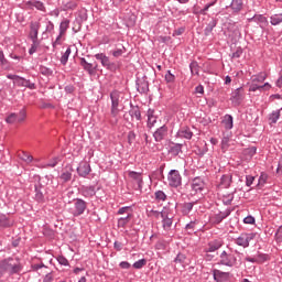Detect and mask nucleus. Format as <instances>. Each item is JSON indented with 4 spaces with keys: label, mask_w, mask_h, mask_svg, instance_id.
Returning <instances> with one entry per match:
<instances>
[{
    "label": "nucleus",
    "mask_w": 282,
    "mask_h": 282,
    "mask_svg": "<svg viewBox=\"0 0 282 282\" xmlns=\"http://www.w3.org/2000/svg\"><path fill=\"white\" fill-rule=\"evenodd\" d=\"M124 98V94L120 90H112L110 93V100H111V106H110V116L113 118L111 121L112 124H118V116H120V102H122Z\"/></svg>",
    "instance_id": "f257e3e1"
},
{
    "label": "nucleus",
    "mask_w": 282,
    "mask_h": 282,
    "mask_svg": "<svg viewBox=\"0 0 282 282\" xmlns=\"http://www.w3.org/2000/svg\"><path fill=\"white\" fill-rule=\"evenodd\" d=\"M4 268L10 276L13 274H21L23 272V264L19 258H6L3 259Z\"/></svg>",
    "instance_id": "f03ea898"
},
{
    "label": "nucleus",
    "mask_w": 282,
    "mask_h": 282,
    "mask_svg": "<svg viewBox=\"0 0 282 282\" xmlns=\"http://www.w3.org/2000/svg\"><path fill=\"white\" fill-rule=\"evenodd\" d=\"M219 259V265H226L227 268H234V265H237V257H235L232 252L223 251Z\"/></svg>",
    "instance_id": "7ed1b4c3"
},
{
    "label": "nucleus",
    "mask_w": 282,
    "mask_h": 282,
    "mask_svg": "<svg viewBox=\"0 0 282 282\" xmlns=\"http://www.w3.org/2000/svg\"><path fill=\"white\" fill-rule=\"evenodd\" d=\"M167 182L171 188H180L182 184V174L177 170H171L167 174Z\"/></svg>",
    "instance_id": "20e7f679"
},
{
    "label": "nucleus",
    "mask_w": 282,
    "mask_h": 282,
    "mask_svg": "<svg viewBox=\"0 0 282 282\" xmlns=\"http://www.w3.org/2000/svg\"><path fill=\"white\" fill-rule=\"evenodd\" d=\"M87 210V202L83 198L74 199V209L72 210L73 217H80Z\"/></svg>",
    "instance_id": "39448f33"
},
{
    "label": "nucleus",
    "mask_w": 282,
    "mask_h": 282,
    "mask_svg": "<svg viewBox=\"0 0 282 282\" xmlns=\"http://www.w3.org/2000/svg\"><path fill=\"white\" fill-rule=\"evenodd\" d=\"M257 237V234H241L238 238L235 239V243L241 248H248L252 239Z\"/></svg>",
    "instance_id": "423d86ee"
},
{
    "label": "nucleus",
    "mask_w": 282,
    "mask_h": 282,
    "mask_svg": "<svg viewBox=\"0 0 282 282\" xmlns=\"http://www.w3.org/2000/svg\"><path fill=\"white\" fill-rule=\"evenodd\" d=\"M34 182V188H35V199L39 202V204L45 203V195H43V192L41 188H43V185L41 184V175H34L33 176Z\"/></svg>",
    "instance_id": "0eeeda50"
},
{
    "label": "nucleus",
    "mask_w": 282,
    "mask_h": 282,
    "mask_svg": "<svg viewBox=\"0 0 282 282\" xmlns=\"http://www.w3.org/2000/svg\"><path fill=\"white\" fill-rule=\"evenodd\" d=\"M243 98H246V91L243 87H239L231 94L230 100L234 107H239L243 102Z\"/></svg>",
    "instance_id": "6e6552de"
},
{
    "label": "nucleus",
    "mask_w": 282,
    "mask_h": 282,
    "mask_svg": "<svg viewBox=\"0 0 282 282\" xmlns=\"http://www.w3.org/2000/svg\"><path fill=\"white\" fill-rule=\"evenodd\" d=\"M231 213H232V209H226L225 212H219L218 214H214L210 217L209 221L214 226H217V225L221 224L224 221V219H226V217H230Z\"/></svg>",
    "instance_id": "1a4fd4ad"
},
{
    "label": "nucleus",
    "mask_w": 282,
    "mask_h": 282,
    "mask_svg": "<svg viewBox=\"0 0 282 282\" xmlns=\"http://www.w3.org/2000/svg\"><path fill=\"white\" fill-rule=\"evenodd\" d=\"M79 65H80V67H83V69L85 72H87L89 74V76H96V72H98V64L94 65V64L87 62V59H85V57H82L79 59Z\"/></svg>",
    "instance_id": "9d476101"
},
{
    "label": "nucleus",
    "mask_w": 282,
    "mask_h": 282,
    "mask_svg": "<svg viewBox=\"0 0 282 282\" xmlns=\"http://www.w3.org/2000/svg\"><path fill=\"white\" fill-rule=\"evenodd\" d=\"M74 173V167L72 164H67L59 175V180H62L63 184H67V182H72V174Z\"/></svg>",
    "instance_id": "9b49d317"
},
{
    "label": "nucleus",
    "mask_w": 282,
    "mask_h": 282,
    "mask_svg": "<svg viewBox=\"0 0 282 282\" xmlns=\"http://www.w3.org/2000/svg\"><path fill=\"white\" fill-rule=\"evenodd\" d=\"M39 30H41V23H39V22L30 23L29 36H30L32 43L39 42Z\"/></svg>",
    "instance_id": "f8f14e48"
},
{
    "label": "nucleus",
    "mask_w": 282,
    "mask_h": 282,
    "mask_svg": "<svg viewBox=\"0 0 282 282\" xmlns=\"http://www.w3.org/2000/svg\"><path fill=\"white\" fill-rule=\"evenodd\" d=\"M213 276H214V281L216 282H225L228 281V279H230V272H224L219 269H213Z\"/></svg>",
    "instance_id": "ddd939ff"
},
{
    "label": "nucleus",
    "mask_w": 282,
    "mask_h": 282,
    "mask_svg": "<svg viewBox=\"0 0 282 282\" xmlns=\"http://www.w3.org/2000/svg\"><path fill=\"white\" fill-rule=\"evenodd\" d=\"M77 173H78L79 177H87V175H89V173H91V165H89V163H87V161L80 162L77 167Z\"/></svg>",
    "instance_id": "4468645a"
},
{
    "label": "nucleus",
    "mask_w": 282,
    "mask_h": 282,
    "mask_svg": "<svg viewBox=\"0 0 282 282\" xmlns=\"http://www.w3.org/2000/svg\"><path fill=\"white\" fill-rule=\"evenodd\" d=\"M24 6L28 8V10H33L36 8L41 12H45V4L39 0H29L24 3Z\"/></svg>",
    "instance_id": "2eb2a0df"
},
{
    "label": "nucleus",
    "mask_w": 282,
    "mask_h": 282,
    "mask_svg": "<svg viewBox=\"0 0 282 282\" xmlns=\"http://www.w3.org/2000/svg\"><path fill=\"white\" fill-rule=\"evenodd\" d=\"M167 134L169 128L166 126H162L153 133V138L156 142H162V140L166 138Z\"/></svg>",
    "instance_id": "dca6fc26"
},
{
    "label": "nucleus",
    "mask_w": 282,
    "mask_h": 282,
    "mask_svg": "<svg viewBox=\"0 0 282 282\" xmlns=\"http://www.w3.org/2000/svg\"><path fill=\"white\" fill-rule=\"evenodd\" d=\"M128 176L131 180H134V182H137V184H138L139 191H142V184H144V181L142 180V173L134 172V171H129Z\"/></svg>",
    "instance_id": "f3484780"
},
{
    "label": "nucleus",
    "mask_w": 282,
    "mask_h": 282,
    "mask_svg": "<svg viewBox=\"0 0 282 282\" xmlns=\"http://www.w3.org/2000/svg\"><path fill=\"white\" fill-rule=\"evenodd\" d=\"M14 226V220L6 214H0V228H12Z\"/></svg>",
    "instance_id": "a211bd4d"
},
{
    "label": "nucleus",
    "mask_w": 282,
    "mask_h": 282,
    "mask_svg": "<svg viewBox=\"0 0 282 282\" xmlns=\"http://www.w3.org/2000/svg\"><path fill=\"white\" fill-rule=\"evenodd\" d=\"M229 8L234 14H239L243 10V0H232Z\"/></svg>",
    "instance_id": "6ab92c4d"
},
{
    "label": "nucleus",
    "mask_w": 282,
    "mask_h": 282,
    "mask_svg": "<svg viewBox=\"0 0 282 282\" xmlns=\"http://www.w3.org/2000/svg\"><path fill=\"white\" fill-rule=\"evenodd\" d=\"M183 147H184V144H182V143H172L170 145L167 153L170 155H173L174 158H177V155H180V153H182Z\"/></svg>",
    "instance_id": "aec40b11"
},
{
    "label": "nucleus",
    "mask_w": 282,
    "mask_h": 282,
    "mask_svg": "<svg viewBox=\"0 0 282 282\" xmlns=\"http://www.w3.org/2000/svg\"><path fill=\"white\" fill-rule=\"evenodd\" d=\"M129 115L131 116L132 120L133 118H135V120L138 121L142 120V112L140 111L139 106H134L133 104H130Z\"/></svg>",
    "instance_id": "412c9836"
},
{
    "label": "nucleus",
    "mask_w": 282,
    "mask_h": 282,
    "mask_svg": "<svg viewBox=\"0 0 282 282\" xmlns=\"http://www.w3.org/2000/svg\"><path fill=\"white\" fill-rule=\"evenodd\" d=\"M192 189L194 191V193H199L204 191V181L202 180V177H195L193 180Z\"/></svg>",
    "instance_id": "4be33fe9"
},
{
    "label": "nucleus",
    "mask_w": 282,
    "mask_h": 282,
    "mask_svg": "<svg viewBox=\"0 0 282 282\" xmlns=\"http://www.w3.org/2000/svg\"><path fill=\"white\" fill-rule=\"evenodd\" d=\"M18 87H26V89H36V84L31 83L29 79L24 77H20L17 84Z\"/></svg>",
    "instance_id": "5701e85b"
},
{
    "label": "nucleus",
    "mask_w": 282,
    "mask_h": 282,
    "mask_svg": "<svg viewBox=\"0 0 282 282\" xmlns=\"http://www.w3.org/2000/svg\"><path fill=\"white\" fill-rule=\"evenodd\" d=\"M269 89H272V86L269 83H265L264 85L252 84L249 91H269Z\"/></svg>",
    "instance_id": "b1692460"
},
{
    "label": "nucleus",
    "mask_w": 282,
    "mask_h": 282,
    "mask_svg": "<svg viewBox=\"0 0 282 282\" xmlns=\"http://www.w3.org/2000/svg\"><path fill=\"white\" fill-rule=\"evenodd\" d=\"M137 89L139 94H147L149 91V82L144 79L137 80Z\"/></svg>",
    "instance_id": "393cba45"
},
{
    "label": "nucleus",
    "mask_w": 282,
    "mask_h": 282,
    "mask_svg": "<svg viewBox=\"0 0 282 282\" xmlns=\"http://www.w3.org/2000/svg\"><path fill=\"white\" fill-rule=\"evenodd\" d=\"M82 195L84 197H94V195H96V186H94V185L83 186L82 187Z\"/></svg>",
    "instance_id": "a878e982"
},
{
    "label": "nucleus",
    "mask_w": 282,
    "mask_h": 282,
    "mask_svg": "<svg viewBox=\"0 0 282 282\" xmlns=\"http://www.w3.org/2000/svg\"><path fill=\"white\" fill-rule=\"evenodd\" d=\"M230 184H232V175L230 174H225L220 178V184L221 188H230Z\"/></svg>",
    "instance_id": "bb28decb"
},
{
    "label": "nucleus",
    "mask_w": 282,
    "mask_h": 282,
    "mask_svg": "<svg viewBox=\"0 0 282 282\" xmlns=\"http://www.w3.org/2000/svg\"><path fill=\"white\" fill-rule=\"evenodd\" d=\"M158 122V117L155 116V110H148V127L151 129Z\"/></svg>",
    "instance_id": "cd10ccee"
},
{
    "label": "nucleus",
    "mask_w": 282,
    "mask_h": 282,
    "mask_svg": "<svg viewBox=\"0 0 282 282\" xmlns=\"http://www.w3.org/2000/svg\"><path fill=\"white\" fill-rule=\"evenodd\" d=\"M177 135L178 138H185V140H191V138H193V131H191V128L185 127L178 130Z\"/></svg>",
    "instance_id": "c85d7f7f"
},
{
    "label": "nucleus",
    "mask_w": 282,
    "mask_h": 282,
    "mask_svg": "<svg viewBox=\"0 0 282 282\" xmlns=\"http://www.w3.org/2000/svg\"><path fill=\"white\" fill-rule=\"evenodd\" d=\"M215 28H217V19L213 18L212 21L207 24V26L204 30L205 36H210Z\"/></svg>",
    "instance_id": "c756f323"
},
{
    "label": "nucleus",
    "mask_w": 282,
    "mask_h": 282,
    "mask_svg": "<svg viewBox=\"0 0 282 282\" xmlns=\"http://www.w3.org/2000/svg\"><path fill=\"white\" fill-rule=\"evenodd\" d=\"M124 52H127V48L124 47V45L117 44L116 50L112 51V56H115V58H120V56H122V54H124Z\"/></svg>",
    "instance_id": "7c9ffc66"
},
{
    "label": "nucleus",
    "mask_w": 282,
    "mask_h": 282,
    "mask_svg": "<svg viewBox=\"0 0 282 282\" xmlns=\"http://www.w3.org/2000/svg\"><path fill=\"white\" fill-rule=\"evenodd\" d=\"M129 221H131V214L118 219V228H127V224H129Z\"/></svg>",
    "instance_id": "2f4dec72"
},
{
    "label": "nucleus",
    "mask_w": 282,
    "mask_h": 282,
    "mask_svg": "<svg viewBox=\"0 0 282 282\" xmlns=\"http://www.w3.org/2000/svg\"><path fill=\"white\" fill-rule=\"evenodd\" d=\"M189 69L193 76H199V64L195 61H193L189 64Z\"/></svg>",
    "instance_id": "473e14b6"
},
{
    "label": "nucleus",
    "mask_w": 282,
    "mask_h": 282,
    "mask_svg": "<svg viewBox=\"0 0 282 282\" xmlns=\"http://www.w3.org/2000/svg\"><path fill=\"white\" fill-rule=\"evenodd\" d=\"M279 118H281V110H275L269 115V120L272 124H276Z\"/></svg>",
    "instance_id": "72a5a7b5"
},
{
    "label": "nucleus",
    "mask_w": 282,
    "mask_h": 282,
    "mask_svg": "<svg viewBox=\"0 0 282 282\" xmlns=\"http://www.w3.org/2000/svg\"><path fill=\"white\" fill-rule=\"evenodd\" d=\"M193 206H195V203H184L181 208H182V214L183 215H188L191 210H193Z\"/></svg>",
    "instance_id": "f704fd0d"
},
{
    "label": "nucleus",
    "mask_w": 282,
    "mask_h": 282,
    "mask_svg": "<svg viewBox=\"0 0 282 282\" xmlns=\"http://www.w3.org/2000/svg\"><path fill=\"white\" fill-rule=\"evenodd\" d=\"M221 246H223L221 241L210 242L208 245L207 252H215V251L219 250L221 248Z\"/></svg>",
    "instance_id": "c9c22d12"
},
{
    "label": "nucleus",
    "mask_w": 282,
    "mask_h": 282,
    "mask_svg": "<svg viewBox=\"0 0 282 282\" xmlns=\"http://www.w3.org/2000/svg\"><path fill=\"white\" fill-rule=\"evenodd\" d=\"M69 29V20L65 19L64 21L61 22L59 24V32L61 35H64L65 32H67V30Z\"/></svg>",
    "instance_id": "e433bc0d"
},
{
    "label": "nucleus",
    "mask_w": 282,
    "mask_h": 282,
    "mask_svg": "<svg viewBox=\"0 0 282 282\" xmlns=\"http://www.w3.org/2000/svg\"><path fill=\"white\" fill-rule=\"evenodd\" d=\"M69 54H72V47H67L66 52L61 57V64L67 65V61H69Z\"/></svg>",
    "instance_id": "4c0bfd02"
},
{
    "label": "nucleus",
    "mask_w": 282,
    "mask_h": 282,
    "mask_svg": "<svg viewBox=\"0 0 282 282\" xmlns=\"http://www.w3.org/2000/svg\"><path fill=\"white\" fill-rule=\"evenodd\" d=\"M282 23V13L271 15V25H279Z\"/></svg>",
    "instance_id": "58836bf2"
},
{
    "label": "nucleus",
    "mask_w": 282,
    "mask_h": 282,
    "mask_svg": "<svg viewBox=\"0 0 282 282\" xmlns=\"http://www.w3.org/2000/svg\"><path fill=\"white\" fill-rule=\"evenodd\" d=\"M223 124L225 129H232V116L226 115Z\"/></svg>",
    "instance_id": "ea45409f"
},
{
    "label": "nucleus",
    "mask_w": 282,
    "mask_h": 282,
    "mask_svg": "<svg viewBox=\"0 0 282 282\" xmlns=\"http://www.w3.org/2000/svg\"><path fill=\"white\" fill-rule=\"evenodd\" d=\"M216 3H217V0H214L207 3L203 9L199 10V14H202L203 17H206V12H208V10H210V8H213V6H215Z\"/></svg>",
    "instance_id": "a19ab883"
},
{
    "label": "nucleus",
    "mask_w": 282,
    "mask_h": 282,
    "mask_svg": "<svg viewBox=\"0 0 282 282\" xmlns=\"http://www.w3.org/2000/svg\"><path fill=\"white\" fill-rule=\"evenodd\" d=\"M39 72L43 76H52L54 74V72L51 68L43 65L40 66Z\"/></svg>",
    "instance_id": "79ce46f5"
},
{
    "label": "nucleus",
    "mask_w": 282,
    "mask_h": 282,
    "mask_svg": "<svg viewBox=\"0 0 282 282\" xmlns=\"http://www.w3.org/2000/svg\"><path fill=\"white\" fill-rule=\"evenodd\" d=\"M6 122H8V124H14V122H19V115L12 112L7 117Z\"/></svg>",
    "instance_id": "37998d69"
},
{
    "label": "nucleus",
    "mask_w": 282,
    "mask_h": 282,
    "mask_svg": "<svg viewBox=\"0 0 282 282\" xmlns=\"http://www.w3.org/2000/svg\"><path fill=\"white\" fill-rule=\"evenodd\" d=\"M265 78H268V75L265 73H260L252 77V83H263Z\"/></svg>",
    "instance_id": "c03bdc74"
},
{
    "label": "nucleus",
    "mask_w": 282,
    "mask_h": 282,
    "mask_svg": "<svg viewBox=\"0 0 282 282\" xmlns=\"http://www.w3.org/2000/svg\"><path fill=\"white\" fill-rule=\"evenodd\" d=\"M258 257H259V259L246 257L245 261H249V263H259V261H265V256L264 254H259Z\"/></svg>",
    "instance_id": "a18cd8bd"
},
{
    "label": "nucleus",
    "mask_w": 282,
    "mask_h": 282,
    "mask_svg": "<svg viewBox=\"0 0 282 282\" xmlns=\"http://www.w3.org/2000/svg\"><path fill=\"white\" fill-rule=\"evenodd\" d=\"M154 197H155L156 202H166V194L162 191H156L154 193Z\"/></svg>",
    "instance_id": "49530a36"
},
{
    "label": "nucleus",
    "mask_w": 282,
    "mask_h": 282,
    "mask_svg": "<svg viewBox=\"0 0 282 282\" xmlns=\"http://www.w3.org/2000/svg\"><path fill=\"white\" fill-rule=\"evenodd\" d=\"M174 263H180L181 265H184V263H186V254L178 253L174 259Z\"/></svg>",
    "instance_id": "de8ad7c7"
},
{
    "label": "nucleus",
    "mask_w": 282,
    "mask_h": 282,
    "mask_svg": "<svg viewBox=\"0 0 282 282\" xmlns=\"http://www.w3.org/2000/svg\"><path fill=\"white\" fill-rule=\"evenodd\" d=\"M162 221H163L164 230H169V228H171V226H173V219L167 218L166 214H165V216H164Z\"/></svg>",
    "instance_id": "09e8293b"
},
{
    "label": "nucleus",
    "mask_w": 282,
    "mask_h": 282,
    "mask_svg": "<svg viewBox=\"0 0 282 282\" xmlns=\"http://www.w3.org/2000/svg\"><path fill=\"white\" fill-rule=\"evenodd\" d=\"M144 265H147V259H141V260L134 262L132 264V268H134V270H141V268H144Z\"/></svg>",
    "instance_id": "8fccbe9b"
},
{
    "label": "nucleus",
    "mask_w": 282,
    "mask_h": 282,
    "mask_svg": "<svg viewBox=\"0 0 282 282\" xmlns=\"http://www.w3.org/2000/svg\"><path fill=\"white\" fill-rule=\"evenodd\" d=\"M17 116H18V122H25V118H28V112L25 111V108L20 110V112L17 113Z\"/></svg>",
    "instance_id": "3c124183"
},
{
    "label": "nucleus",
    "mask_w": 282,
    "mask_h": 282,
    "mask_svg": "<svg viewBox=\"0 0 282 282\" xmlns=\"http://www.w3.org/2000/svg\"><path fill=\"white\" fill-rule=\"evenodd\" d=\"M61 162V158L59 156H55L47 164L46 166H48L50 169H54V166H56V164H58Z\"/></svg>",
    "instance_id": "603ef678"
},
{
    "label": "nucleus",
    "mask_w": 282,
    "mask_h": 282,
    "mask_svg": "<svg viewBox=\"0 0 282 282\" xmlns=\"http://www.w3.org/2000/svg\"><path fill=\"white\" fill-rule=\"evenodd\" d=\"M127 138H128V144L131 147L133 142H135V132L129 131Z\"/></svg>",
    "instance_id": "864d4df0"
},
{
    "label": "nucleus",
    "mask_w": 282,
    "mask_h": 282,
    "mask_svg": "<svg viewBox=\"0 0 282 282\" xmlns=\"http://www.w3.org/2000/svg\"><path fill=\"white\" fill-rule=\"evenodd\" d=\"M229 142H230V138H229V137H224V138H223V140H221V149H223L224 151H227V150H228Z\"/></svg>",
    "instance_id": "5fc2aeb1"
},
{
    "label": "nucleus",
    "mask_w": 282,
    "mask_h": 282,
    "mask_svg": "<svg viewBox=\"0 0 282 282\" xmlns=\"http://www.w3.org/2000/svg\"><path fill=\"white\" fill-rule=\"evenodd\" d=\"M165 214L164 212H158V210H151L150 212V215H153V217H156V219H160V217H162V219H164L165 217Z\"/></svg>",
    "instance_id": "6e6d98bb"
},
{
    "label": "nucleus",
    "mask_w": 282,
    "mask_h": 282,
    "mask_svg": "<svg viewBox=\"0 0 282 282\" xmlns=\"http://www.w3.org/2000/svg\"><path fill=\"white\" fill-rule=\"evenodd\" d=\"M165 80L166 83H175V75H173L171 70H167L165 74Z\"/></svg>",
    "instance_id": "4d7b16f0"
},
{
    "label": "nucleus",
    "mask_w": 282,
    "mask_h": 282,
    "mask_svg": "<svg viewBox=\"0 0 282 282\" xmlns=\"http://www.w3.org/2000/svg\"><path fill=\"white\" fill-rule=\"evenodd\" d=\"M57 261H58L59 265H69V260H67V258H65V256H58Z\"/></svg>",
    "instance_id": "13d9d810"
},
{
    "label": "nucleus",
    "mask_w": 282,
    "mask_h": 282,
    "mask_svg": "<svg viewBox=\"0 0 282 282\" xmlns=\"http://www.w3.org/2000/svg\"><path fill=\"white\" fill-rule=\"evenodd\" d=\"M275 241L282 243V226H280L275 232Z\"/></svg>",
    "instance_id": "bf43d9fd"
},
{
    "label": "nucleus",
    "mask_w": 282,
    "mask_h": 282,
    "mask_svg": "<svg viewBox=\"0 0 282 282\" xmlns=\"http://www.w3.org/2000/svg\"><path fill=\"white\" fill-rule=\"evenodd\" d=\"M21 160H23V162L30 163V162H32V160H34V158L32 155L23 152L21 155Z\"/></svg>",
    "instance_id": "052dcab7"
},
{
    "label": "nucleus",
    "mask_w": 282,
    "mask_h": 282,
    "mask_svg": "<svg viewBox=\"0 0 282 282\" xmlns=\"http://www.w3.org/2000/svg\"><path fill=\"white\" fill-rule=\"evenodd\" d=\"M7 78H9V80H12L15 85H18L21 76L9 74V75H7Z\"/></svg>",
    "instance_id": "680f3d73"
},
{
    "label": "nucleus",
    "mask_w": 282,
    "mask_h": 282,
    "mask_svg": "<svg viewBox=\"0 0 282 282\" xmlns=\"http://www.w3.org/2000/svg\"><path fill=\"white\" fill-rule=\"evenodd\" d=\"M254 182V176L248 175L246 176V186H252Z\"/></svg>",
    "instance_id": "e2e57ef3"
},
{
    "label": "nucleus",
    "mask_w": 282,
    "mask_h": 282,
    "mask_svg": "<svg viewBox=\"0 0 282 282\" xmlns=\"http://www.w3.org/2000/svg\"><path fill=\"white\" fill-rule=\"evenodd\" d=\"M64 90L66 91V94H74V91H76V87H74V85H68L65 86Z\"/></svg>",
    "instance_id": "0e129e2a"
},
{
    "label": "nucleus",
    "mask_w": 282,
    "mask_h": 282,
    "mask_svg": "<svg viewBox=\"0 0 282 282\" xmlns=\"http://www.w3.org/2000/svg\"><path fill=\"white\" fill-rule=\"evenodd\" d=\"M6 272H8L6 270V264H4L3 260H1L0 261V279H1V276H3V274H6Z\"/></svg>",
    "instance_id": "69168bd1"
},
{
    "label": "nucleus",
    "mask_w": 282,
    "mask_h": 282,
    "mask_svg": "<svg viewBox=\"0 0 282 282\" xmlns=\"http://www.w3.org/2000/svg\"><path fill=\"white\" fill-rule=\"evenodd\" d=\"M39 47V42H33L31 48L29 50V54H34Z\"/></svg>",
    "instance_id": "338daca9"
},
{
    "label": "nucleus",
    "mask_w": 282,
    "mask_h": 282,
    "mask_svg": "<svg viewBox=\"0 0 282 282\" xmlns=\"http://www.w3.org/2000/svg\"><path fill=\"white\" fill-rule=\"evenodd\" d=\"M243 223L245 224H254V217L247 216V217H245Z\"/></svg>",
    "instance_id": "774afa93"
}]
</instances>
